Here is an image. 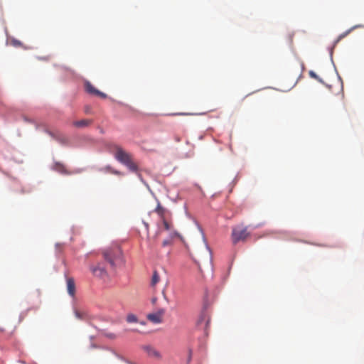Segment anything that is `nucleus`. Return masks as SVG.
<instances>
[{
    "mask_svg": "<svg viewBox=\"0 0 364 364\" xmlns=\"http://www.w3.org/2000/svg\"><path fill=\"white\" fill-rule=\"evenodd\" d=\"M127 321L128 323H135L137 321V318L134 314H129L127 317Z\"/></svg>",
    "mask_w": 364,
    "mask_h": 364,
    "instance_id": "a211bd4d",
    "label": "nucleus"
},
{
    "mask_svg": "<svg viewBox=\"0 0 364 364\" xmlns=\"http://www.w3.org/2000/svg\"><path fill=\"white\" fill-rule=\"evenodd\" d=\"M90 269L92 274L96 277L104 278L107 275V270L101 264H98L96 267H91Z\"/></svg>",
    "mask_w": 364,
    "mask_h": 364,
    "instance_id": "423d86ee",
    "label": "nucleus"
},
{
    "mask_svg": "<svg viewBox=\"0 0 364 364\" xmlns=\"http://www.w3.org/2000/svg\"><path fill=\"white\" fill-rule=\"evenodd\" d=\"M163 221L164 228L166 230H170L172 228V223L167 221L165 218L164 219H161Z\"/></svg>",
    "mask_w": 364,
    "mask_h": 364,
    "instance_id": "dca6fc26",
    "label": "nucleus"
},
{
    "mask_svg": "<svg viewBox=\"0 0 364 364\" xmlns=\"http://www.w3.org/2000/svg\"><path fill=\"white\" fill-rule=\"evenodd\" d=\"M109 355L115 356V357H117L120 362L129 363V361L125 357H124L122 355H119V354L117 353L114 351H110L109 352Z\"/></svg>",
    "mask_w": 364,
    "mask_h": 364,
    "instance_id": "4468645a",
    "label": "nucleus"
},
{
    "mask_svg": "<svg viewBox=\"0 0 364 364\" xmlns=\"http://www.w3.org/2000/svg\"><path fill=\"white\" fill-rule=\"evenodd\" d=\"M160 280L159 276L156 271H154L152 275L151 284L154 287Z\"/></svg>",
    "mask_w": 364,
    "mask_h": 364,
    "instance_id": "ddd939ff",
    "label": "nucleus"
},
{
    "mask_svg": "<svg viewBox=\"0 0 364 364\" xmlns=\"http://www.w3.org/2000/svg\"><path fill=\"white\" fill-rule=\"evenodd\" d=\"M155 212L161 217V219H164V214L166 212V210L160 205V203H158L157 207L155 209Z\"/></svg>",
    "mask_w": 364,
    "mask_h": 364,
    "instance_id": "9b49d317",
    "label": "nucleus"
},
{
    "mask_svg": "<svg viewBox=\"0 0 364 364\" xmlns=\"http://www.w3.org/2000/svg\"><path fill=\"white\" fill-rule=\"evenodd\" d=\"M54 168L55 171H57L60 173H66L65 167L62 164L55 163V166H54Z\"/></svg>",
    "mask_w": 364,
    "mask_h": 364,
    "instance_id": "2eb2a0df",
    "label": "nucleus"
},
{
    "mask_svg": "<svg viewBox=\"0 0 364 364\" xmlns=\"http://www.w3.org/2000/svg\"><path fill=\"white\" fill-rule=\"evenodd\" d=\"M144 225H145V227H146V229L147 230H149V225H148V223H144Z\"/></svg>",
    "mask_w": 364,
    "mask_h": 364,
    "instance_id": "412c9836",
    "label": "nucleus"
},
{
    "mask_svg": "<svg viewBox=\"0 0 364 364\" xmlns=\"http://www.w3.org/2000/svg\"><path fill=\"white\" fill-rule=\"evenodd\" d=\"M92 121L91 119H82L79 121H75L73 122V126L77 128H82L88 127L91 124Z\"/></svg>",
    "mask_w": 364,
    "mask_h": 364,
    "instance_id": "1a4fd4ad",
    "label": "nucleus"
},
{
    "mask_svg": "<svg viewBox=\"0 0 364 364\" xmlns=\"http://www.w3.org/2000/svg\"><path fill=\"white\" fill-rule=\"evenodd\" d=\"M0 331L3 332V331H4V329L3 328L0 327Z\"/></svg>",
    "mask_w": 364,
    "mask_h": 364,
    "instance_id": "4be33fe9",
    "label": "nucleus"
},
{
    "mask_svg": "<svg viewBox=\"0 0 364 364\" xmlns=\"http://www.w3.org/2000/svg\"><path fill=\"white\" fill-rule=\"evenodd\" d=\"M364 27L362 25H356L355 26H353V28H350L349 30L346 31V32L343 33L342 34H341L338 37V40H341L343 38H345L346 36H347L352 30L356 28H363Z\"/></svg>",
    "mask_w": 364,
    "mask_h": 364,
    "instance_id": "f8f14e48",
    "label": "nucleus"
},
{
    "mask_svg": "<svg viewBox=\"0 0 364 364\" xmlns=\"http://www.w3.org/2000/svg\"><path fill=\"white\" fill-rule=\"evenodd\" d=\"M114 157L120 163L125 165L131 171L136 172L138 171V166L133 161L132 156L120 146H115Z\"/></svg>",
    "mask_w": 364,
    "mask_h": 364,
    "instance_id": "f03ea898",
    "label": "nucleus"
},
{
    "mask_svg": "<svg viewBox=\"0 0 364 364\" xmlns=\"http://www.w3.org/2000/svg\"><path fill=\"white\" fill-rule=\"evenodd\" d=\"M169 244H170V241L168 240H164V242L162 243L163 246H166V245H168Z\"/></svg>",
    "mask_w": 364,
    "mask_h": 364,
    "instance_id": "aec40b11",
    "label": "nucleus"
},
{
    "mask_svg": "<svg viewBox=\"0 0 364 364\" xmlns=\"http://www.w3.org/2000/svg\"><path fill=\"white\" fill-rule=\"evenodd\" d=\"M67 290L71 296H74L75 294V284L73 278L67 279Z\"/></svg>",
    "mask_w": 364,
    "mask_h": 364,
    "instance_id": "6e6552de",
    "label": "nucleus"
},
{
    "mask_svg": "<svg viewBox=\"0 0 364 364\" xmlns=\"http://www.w3.org/2000/svg\"><path fill=\"white\" fill-rule=\"evenodd\" d=\"M249 236V232L246 228H235L232 232V239L233 243H237L241 240H245Z\"/></svg>",
    "mask_w": 364,
    "mask_h": 364,
    "instance_id": "7ed1b4c3",
    "label": "nucleus"
},
{
    "mask_svg": "<svg viewBox=\"0 0 364 364\" xmlns=\"http://www.w3.org/2000/svg\"><path fill=\"white\" fill-rule=\"evenodd\" d=\"M75 315L77 318L83 320L87 319L89 317L87 312L85 311L75 310Z\"/></svg>",
    "mask_w": 364,
    "mask_h": 364,
    "instance_id": "9d476101",
    "label": "nucleus"
},
{
    "mask_svg": "<svg viewBox=\"0 0 364 364\" xmlns=\"http://www.w3.org/2000/svg\"><path fill=\"white\" fill-rule=\"evenodd\" d=\"M309 75L316 80H319L318 76L313 71L309 72Z\"/></svg>",
    "mask_w": 364,
    "mask_h": 364,
    "instance_id": "6ab92c4d",
    "label": "nucleus"
},
{
    "mask_svg": "<svg viewBox=\"0 0 364 364\" xmlns=\"http://www.w3.org/2000/svg\"><path fill=\"white\" fill-rule=\"evenodd\" d=\"M85 91L91 95L97 96L102 99L107 97V95L105 93L96 89L89 81H86L85 82Z\"/></svg>",
    "mask_w": 364,
    "mask_h": 364,
    "instance_id": "20e7f679",
    "label": "nucleus"
},
{
    "mask_svg": "<svg viewBox=\"0 0 364 364\" xmlns=\"http://www.w3.org/2000/svg\"><path fill=\"white\" fill-rule=\"evenodd\" d=\"M102 335L104 336H105L106 338L112 339V340H114L117 338L116 334H114V333H111V332L104 331L102 333Z\"/></svg>",
    "mask_w": 364,
    "mask_h": 364,
    "instance_id": "f3484780",
    "label": "nucleus"
},
{
    "mask_svg": "<svg viewBox=\"0 0 364 364\" xmlns=\"http://www.w3.org/2000/svg\"><path fill=\"white\" fill-rule=\"evenodd\" d=\"M144 350L146 351V353H147V355L149 357L155 358H161L160 353L150 346H144Z\"/></svg>",
    "mask_w": 364,
    "mask_h": 364,
    "instance_id": "0eeeda50",
    "label": "nucleus"
},
{
    "mask_svg": "<svg viewBox=\"0 0 364 364\" xmlns=\"http://www.w3.org/2000/svg\"><path fill=\"white\" fill-rule=\"evenodd\" d=\"M165 314L164 309H160L155 312L149 314L147 319L154 323H161L163 321V316Z\"/></svg>",
    "mask_w": 364,
    "mask_h": 364,
    "instance_id": "39448f33",
    "label": "nucleus"
},
{
    "mask_svg": "<svg viewBox=\"0 0 364 364\" xmlns=\"http://www.w3.org/2000/svg\"><path fill=\"white\" fill-rule=\"evenodd\" d=\"M102 255L105 259L112 268H115L124 264L122 251L117 245L105 249L102 252Z\"/></svg>",
    "mask_w": 364,
    "mask_h": 364,
    "instance_id": "f257e3e1",
    "label": "nucleus"
}]
</instances>
